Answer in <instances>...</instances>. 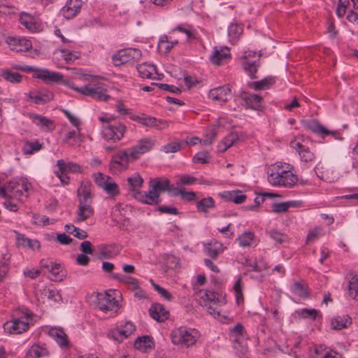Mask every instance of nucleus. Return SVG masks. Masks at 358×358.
I'll return each mask as SVG.
<instances>
[{
  "label": "nucleus",
  "instance_id": "nucleus-4",
  "mask_svg": "<svg viewBox=\"0 0 358 358\" xmlns=\"http://www.w3.org/2000/svg\"><path fill=\"white\" fill-rule=\"evenodd\" d=\"M170 336L174 345L189 348L196 344L201 334L196 329L180 327L173 329Z\"/></svg>",
  "mask_w": 358,
  "mask_h": 358
},
{
  "label": "nucleus",
  "instance_id": "nucleus-58",
  "mask_svg": "<svg viewBox=\"0 0 358 358\" xmlns=\"http://www.w3.org/2000/svg\"><path fill=\"white\" fill-rule=\"evenodd\" d=\"M150 281L152 285L153 286L156 292H157L158 294H160V296L162 297H163L164 299H166L167 301H171L173 297H172V295H171V294L170 292H169L166 289H165L164 288L162 287L159 285L155 283L153 280L150 279Z\"/></svg>",
  "mask_w": 358,
  "mask_h": 358
},
{
  "label": "nucleus",
  "instance_id": "nucleus-64",
  "mask_svg": "<svg viewBox=\"0 0 358 358\" xmlns=\"http://www.w3.org/2000/svg\"><path fill=\"white\" fill-rule=\"evenodd\" d=\"M348 5V0H338L336 14L339 17H342L346 13V9Z\"/></svg>",
  "mask_w": 358,
  "mask_h": 358
},
{
  "label": "nucleus",
  "instance_id": "nucleus-8",
  "mask_svg": "<svg viewBox=\"0 0 358 358\" xmlns=\"http://www.w3.org/2000/svg\"><path fill=\"white\" fill-rule=\"evenodd\" d=\"M135 330L136 327L132 322H126L123 324L110 329L108 332V336L120 343L131 335Z\"/></svg>",
  "mask_w": 358,
  "mask_h": 358
},
{
  "label": "nucleus",
  "instance_id": "nucleus-57",
  "mask_svg": "<svg viewBox=\"0 0 358 358\" xmlns=\"http://www.w3.org/2000/svg\"><path fill=\"white\" fill-rule=\"evenodd\" d=\"M355 10H350L347 15V20L352 23L358 24V0H351Z\"/></svg>",
  "mask_w": 358,
  "mask_h": 358
},
{
  "label": "nucleus",
  "instance_id": "nucleus-33",
  "mask_svg": "<svg viewBox=\"0 0 358 358\" xmlns=\"http://www.w3.org/2000/svg\"><path fill=\"white\" fill-rule=\"evenodd\" d=\"M239 140L238 134L236 132H231L217 145V150L220 152L226 151Z\"/></svg>",
  "mask_w": 358,
  "mask_h": 358
},
{
  "label": "nucleus",
  "instance_id": "nucleus-20",
  "mask_svg": "<svg viewBox=\"0 0 358 358\" xmlns=\"http://www.w3.org/2000/svg\"><path fill=\"white\" fill-rule=\"evenodd\" d=\"M48 334L61 348H68L69 347L68 336L63 329L52 327L49 329Z\"/></svg>",
  "mask_w": 358,
  "mask_h": 358
},
{
  "label": "nucleus",
  "instance_id": "nucleus-14",
  "mask_svg": "<svg viewBox=\"0 0 358 358\" xmlns=\"http://www.w3.org/2000/svg\"><path fill=\"white\" fill-rule=\"evenodd\" d=\"M96 76L91 75V99L106 101L110 98V96L106 94V85L101 83L96 84Z\"/></svg>",
  "mask_w": 358,
  "mask_h": 358
},
{
  "label": "nucleus",
  "instance_id": "nucleus-30",
  "mask_svg": "<svg viewBox=\"0 0 358 358\" xmlns=\"http://www.w3.org/2000/svg\"><path fill=\"white\" fill-rule=\"evenodd\" d=\"M231 57L230 50L228 48H223L220 50L215 49L210 57L212 63L216 65H221L222 62Z\"/></svg>",
  "mask_w": 358,
  "mask_h": 358
},
{
  "label": "nucleus",
  "instance_id": "nucleus-1",
  "mask_svg": "<svg viewBox=\"0 0 358 358\" xmlns=\"http://www.w3.org/2000/svg\"><path fill=\"white\" fill-rule=\"evenodd\" d=\"M150 190L145 192H137L136 199L148 205H156L161 202L159 192H168L173 196V189L176 187L171 185L170 180L164 177L151 178Z\"/></svg>",
  "mask_w": 358,
  "mask_h": 358
},
{
  "label": "nucleus",
  "instance_id": "nucleus-5",
  "mask_svg": "<svg viewBox=\"0 0 358 358\" xmlns=\"http://www.w3.org/2000/svg\"><path fill=\"white\" fill-rule=\"evenodd\" d=\"M31 185L26 180H13L8 182L4 187H0V194L3 197L22 196L30 189Z\"/></svg>",
  "mask_w": 358,
  "mask_h": 358
},
{
  "label": "nucleus",
  "instance_id": "nucleus-38",
  "mask_svg": "<svg viewBox=\"0 0 358 358\" xmlns=\"http://www.w3.org/2000/svg\"><path fill=\"white\" fill-rule=\"evenodd\" d=\"M206 252L211 258L215 259L222 250V244L217 241H211L205 245Z\"/></svg>",
  "mask_w": 358,
  "mask_h": 358
},
{
  "label": "nucleus",
  "instance_id": "nucleus-52",
  "mask_svg": "<svg viewBox=\"0 0 358 358\" xmlns=\"http://www.w3.org/2000/svg\"><path fill=\"white\" fill-rule=\"evenodd\" d=\"M152 344V341L148 336L138 337L134 342V346L137 349L151 348Z\"/></svg>",
  "mask_w": 358,
  "mask_h": 358
},
{
  "label": "nucleus",
  "instance_id": "nucleus-53",
  "mask_svg": "<svg viewBox=\"0 0 358 358\" xmlns=\"http://www.w3.org/2000/svg\"><path fill=\"white\" fill-rule=\"evenodd\" d=\"M297 313L301 318L310 319L313 320H316L318 316H320V312L316 309L303 308L297 311Z\"/></svg>",
  "mask_w": 358,
  "mask_h": 358
},
{
  "label": "nucleus",
  "instance_id": "nucleus-36",
  "mask_svg": "<svg viewBox=\"0 0 358 358\" xmlns=\"http://www.w3.org/2000/svg\"><path fill=\"white\" fill-rule=\"evenodd\" d=\"M290 289L293 294L300 298L304 299L308 296V286L301 282H294Z\"/></svg>",
  "mask_w": 358,
  "mask_h": 358
},
{
  "label": "nucleus",
  "instance_id": "nucleus-11",
  "mask_svg": "<svg viewBox=\"0 0 358 358\" xmlns=\"http://www.w3.org/2000/svg\"><path fill=\"white\" fill-rule=\"evenodd\" d=\"M154 145L152 141L143 138L129 149L122 150L117 157H135L136 155H142L150 151Z\"/></svg>",
  "mask_w": 358,
  "mask_h": 358
},
{
  "label": "nucleus",
  "instance_id": "nucleus-13",
  "mask_svg": "<svg viewBox=\"0 0 358 358\" xmlns=\"http://www.w3.org/2000/svg\"><path fill=\"white\" fill-rule=\"evenodd\" d=\"M141 55V51L136 48L124 49L113 56V61L116 66L125 64L130 59H138Z\"/></svg>",
  "mask_w": 358,
  "mask_h": 358
},
{
  "label": "nucleus",
  "instance_id": "nucleus-37",
  "mask_svg": "<svg viewBox=\"0 0 358 358\" xmlns=\"http://www.w3.org/2000/svg\"><path fill=\"white\" fill-rule=\"evenodd\" d=\"M173 196H180L182 200L192 201L196 199V194L193 191H186L184 187H176L173 189Z\"/></svg>",
  "mask_w": 358,
  "mask_h": 358
},
{
  "label": "nucleus",
  "instance_id": "nucleus-55",
  "mask_svg": "<svg viewBox=\"0 0 358 358\" xmlns=\"http://www.w3.org/2000/svg\"><path fill=\"white\" fill-rule=\"evenodd\" d=\"M218 126L213 125L210 127L208 132L206 134L204 139H203V144L210 145L215 138L217 134Z\"/></svg>",
  "mask_w": 358,
  "mask_h": 358
},
{
  "label": "nucleus",
  "instance_id": "nucleus-29",
  "mask_svg": "<svg viewBox=\"0 0 358 358\" xmlns=\"http://www.w3.org/2000/svg\"><path fill=\"white\" fill-rule=\"evenodd\" d=\"M129 158H113L110 163V171L113 174H117L127 169Z\"/></svg>",
  "mask_w": 358,
  "mask_h": 358
},
{
  "label": "nucleus",
  "instance_id": "nucleus-19",
  "mask_svg": "<svg viewBox=\"0 0 358 358\" xmlns=\"http://www.w3.org/2000/svg\"><path fill=\"white\" fill-rule=\"evenodd\" d=\"M6 42L12 50L17 52H26L31 48V41L25 38L8 37Z\"/></svg>",
  "mask_w": 358,
  "mask_h": 358
},
{
  "label": "nucleus",
  "instance_id": "nucleus-47",
  "mask_svg": "<svg viewBox=\"0 0 358 358\" xmlns=\"http://www.w3.org/2000/svg\"><path fill=\"white\" fill-rule=\"evenodd\" d=\"M310 358H342V355L334 351L320 352L318 348H315Z\"/></svg>",
  "mask_w": 358,
  "mask_h": 358
},
{
  "label": "nucleus",
  "instance_id": "nucleus-18",
  "mask_svg": "<svg viewBox=\"0 0 358 358\" xmlns=\"http://www.w3.org/2000/svg\"><path fill=\"white\" fill-rule=\"evenodd\" d=\"M81 8L80 0H69L61 9L60 14L66 19H71L76 15Z\"/></svg>",
  "mask_w": 358,
  "mask_h": 358
},
{
  "label": "nucleus",
  "instance_id": "nucleus-3",
  "mask_svg": "<svg viewBox=\"0 0 358 358\" xmlns=\"http://www.w3.org/2000/svg\"><path fill=\"white\" fill-rule=\"evenodd\" d=\"M33 313L27 308L15 310L11 320L3 324V330L9 334H20L29 329Z\"/></svg>",
  "mask_w": 358,
  "mask_h": 358
},
{
  "label": "nucleus",
  "instance_id": "nucleus-60",
  "mask_svg": "<svg viewBox=\"0 0 358 358\" xmlns=\"http://www.w3.org/2000/svg\"><path fill=\"white\" fill-rule=\"evenodd\" d=\"M290 146L292 148L295 149L299 155H301L303 154L304 157L305 153H310L308 148L306 147L304 145L301 144L296 140L292 141L290 142Z\"/></svg>",
  "mask_w": 358,
  "mask_h": 358
},
{
  "label": "nucleus",
  "instance_id": "nucleus-28",
  "mask_svg": "<svg viewBox=\"0 0 358 358\" xmlns=\"http://www.w3.org/2000/svg\"><path fill=\"white\" fill-rule=\"evenodd\" d=\"M127 182L129 186V190L132 192V196L136 199V194L141 192L140 188L143 183V179L138 173H134L127 178Z\"/></svg>",
  "mask_w": 358,
  "mask_h": 358
},
{
  "label": "nucleus",
  "instance_id": "nucleus-22",
  "mask_svg": "<svg viewBox=\"0 0 358 358\" xmlns=\"http://www.w3.org/2000/svg\"><path fill=\"white\" fill-rule=\"evenodd\" d=\"M79 197V210H78V220L83 221L87 215H85V212L89 210V205L87 204V200L90 198V192L85 190V189H79L78 190Z\"/></svg>",
  "mask_w": 358,
  "mask_h": 358
},
{
  "label": "nucleus",
  "instance_id": "nucleus-39",
  "mask_svg": "<svg viewBox=\"0 0 358 358\" xmlns=\"http://www.w3.org/2000/svg\"><path fill=\"white\" fill-rule=\"evenodd\" d=\"M0 76L6 81L12 83H19L21 82L22 79V76L20 73L11 71L8 69L1 70Z\"/></svg>",
  "mask_w": 358,
  "mask_h": 358
},
{
  "label": "nucleus",
  "instance_id": "nucleus-6",
  "mask_svg": "<svg viewBox=\"0 0 358 358\" xmlns=\"http://www.w3.org/2000/svg\"><path fill=\"white\" fill-rule=\"evenodd\" d=\"M18 69L23 71L34 72V78L42 80L47 84L59 83L62 81L64 78L60 73L50 71L45 69H37L31 66H26Z\"/></svg>",
  "mask_w": 358,
  "mask_h": 358
},
{
  "label": "nucleus",
  "instance_id": "nucleus-10",
  "mask_svg": "<svg viewBox=\"0 0 358 358\" xmlns=\"http://www.w3.org/2000/svg\"><path fill=\"white\" fill-rule=\"evenodd\" d=\"M121 250V247L118 245H101L96 248L91 247V255L99 259H112L116 257Z\"/></svg>",
  "mask_w": 358,
  "mask_h": 358
},
{
  "label": "nucleus",
  "instance_id": "nucleus-24",
  "mask_svg": "<svg viewBox=\"0 0 358 358\" xmlns=\"http://www.w3.org/2000/svg\"><path fill=\"white\" fill-rule=\"evenodd\" d=\"M149 313L152 319L160 322L166 320L169 316V312L160 303L152 304Z\"/></svg>",
  "mask_w": 358,
  "mask_h": 358
},
{
  "label": "nucleus",
  "instance_id": "nucleus-62",
  "mask_svg": "<svg viewBox=\"0 0 358 358\" xmlns=\"http://www.w3.org/2000/svg\"><path fill=\"white\" fill-rule=\"evenodd\" d=\"M151 85L157 86L159 89L162 90L171 92L175 94H180L181 92V90L178 87H177L174 85H168L166 83H152Z\"/></svg>",
  "mask_w": 358,
  "mask_h": 358
},
{
  "label": "nucleus",
  "instance_id": "nucleus-35",
  "mask_svg": "<svg viewBox=\"0 0 358 358\" xmlns=\"http://www.w3.org/2000/svg\"><path fill=\"white\" fill-rule=\"evenodd\" d=\"M20 21L22 25L31 32H35L38 29V25L34 18L27 13L22 14L20 17Z\"/></svg>",
  "mask_w": 358,
  "mask_h": 358
},
{
  "label": "nucleus",
  "instance_id": "nucleus-27",
  "mask_svg": "<svg viewBox=\"0 0 358 358\" xmlns=\"http://www.w3.org/2000/svg\"><path fill=\"white\" fill-rule=\"evenodd\" d=\"M259 56H257V60L252 61H243L242 66L244 71L247 73V74L250 76V78L255 79L257 78L256 73L257 72L258 68L260 66L259 64Z\"/></svg>",
  "mask_w": 358,
  "mask_h": 358
},
{
  "label": "nucleus",
  "instance_id": "nucleus-17",
  "mask_svg": "<svg viewBox=\"0 0 358 358\" xmlns=\"http://www.w3.org/2000/svg\"><path fill=\"white\" fill-rule=\"evenodd\" d=\"M303 126L308 130L319 134L332 135L335 138H340V134L337 131H331L324 128L315 120H305Z\"/></svg>",
  "mask_w": 358,
  "mask_h": 358
},
{
  "label": "nucleus",
  "instance_id": "nucleus-25",
  "mask_svg": "<svg viewBox=\"0 0 358 358\" xmlns=\"http://www.w3.org/2000/svg\"><path fill=\"white\" fill-rule=\"evenodd\" d=\"M30 100L36 104H44L53 99V93L48 90H43L36 94L29 92L27 94Z\"/></svg>",
  "mask_w": 358,
  "mask_h": 358
},
{
  "label": "nucleus",
  "instance_id": "nucleus-46",
  "mask_svg": "<svg viewBox=\"0 0 358 358\" xmlns=\"http://www.w3.org/2000/svg\"><path fill=\"white\" fill-rule=\"evenodd\" d=\"M42 148V144L38 141H27L22 146V152L24 155H31L34 152L38 151Z\"/></svg>",
  "mask_w": 358,
  "mask_h": 358
},
{
  "label": "nucleus",
  "instance_id": "nucleus-41",
  "mask_svg": "<svg viewBox=\"0 0 358 358\" xmlns=\"http://www.w3.org/2000/svg\"><path fill=\"white\" fill-rule=\"evenodd\" d=\"M177 43L178 40L170 41L168 36L163 35L159 38L158 47L164 50L165 53H168Z\"/></svg>",
  "mask_w": 358,
  "mask_h": 358
},
{
  "label": "nucleus",
  "instance_id": "nucleus-2",
  "mask_svg": "<svg viewBox=\"0 0 358 358\" xmlns=\"http://www.w3.org/2000/svg\"><path fill=\"white\" fill-rule=\"evenodd\" d=\"M292 165L278 162L271 164L268 169V179L274 186L293 187L297 182V176L293 173Z\"/></svg>",
  "mask_w": 358,
  "mask_h": 358
},
{
  "label": "nucleus",
  "instance_id": "nucleus-50",
  "mask_svg": "<svg viewBox=\"0 0 358 358\" xmlns=\"http://www.w3.org/2000/svg\"><path fill=\"white\" fill-rule=\"evenodd\" d=\"M348 292L352 299H358V274L353 275L349 280Z\"/></svg>",
  "mask_w": 358,
  "mask_h": 358
},
{
  "label": "nucleus",
  "instance_id": "nucleus-43",
  "mask_svg": "<svg viewBox=\"0 0 358 358\" xmlns=\"http://www.w3.org/2000/svg\"><path fill=\"white\" fill-rule=\"evenodd\" d=\"M176 31L185 34L188 40H192L196 38L195 30L192 26L188 24H180L175 29H172L171 32H174Z\"/></svg>",
  "mask_w": 358,
  "mask_h": 358
},
{
  "label": "nucleus",
  "instance_id": "nucleus-54",
  "mask_svg": "<svg viewBox=\"0 0 358 358\" xmlns=\"http://www.w3.org/2000/svg\"><path fill=\"white\" fill-rule=\"evenodd\" d=\"M254 238V234L251 231H245L238 238V244L242 247L249 246Z\"/></svg>",
  "mask_w": 358,
  "mask_h": 358
},
{
  "label": "nucleus",
  "instance_id": "nucleus-42",
  "mask_svg": "<svg viewBox=\"0 0 358 358\" xmlns=\"http://www.w3.org/2000/svg\"><path fill=\"white\" fill-rule=\"evenodd\" d=\"M18 243L24 247H27L31 250L38 249L40 248L39 242L36 239H30L23 234H18Z\"/></svg>",
  "mask_w": 358,
  "mask_h": 358
},
{
  "label": "nucleus",
  "instance_id": "nucleus-49",
  "mask_svg": "<svg viewBox=\"0 0 358 358\" xmlns=\"http://www.w3.org/2000/svg\"><path fill=\"white\" fill-rule=\"evenodd\" d=\"M11 255L8 251L0 254V271L7 275L9 271L10 259Z\"/></svg>",
  "mask_w": 358,
  "mask_h": 358
},
{
  "label": "nucleus",
  "instance_id": "nucleus-45",
  "mask_svg": "<svg viewBox=\"0 0 358 358\" xmlns=\"http://www.w3.org/2000/svg\"><path fill=\"white\" fill-rule=\"evenodd\" d=\"M130 118L132 120L136 121L145 127H154V126H157V119L154 117H141L138 115H131Z\"/></svg>",
  "mask_w": 358,
  "mask_h": 358
},
{
  "label": "nucleus",
  "instance_id": "nucleus-34",
  "mask_svg": "<svg viewBox=\"0 0 358 358\" xmlns=\"http://www.w3.org/2000/svg\"><path fill=\"white\" fill-rule=\"evenodd\" d=\"M215 201L211 196L201 199L196 203V208L199 213H208L210 209L214 208Z\"/></svg>",
  "mask_w": 358,
  "mask_h": 358
},
{
  "label": "nucleus",
  "instance_id": "nucleus-40",
  "mask_svg": "<svg viewBox=\"0 0 358 358\" xmlns=\"http://www.w3.org/2000/svg\"><path fill=\"white\" fill-rule=\"evenodd\" d=\"M267 234L271 239L278 244L282 245L289 243L288 236L277 229H271L267 231Z\"/></svg>",
  "mask_w": 358,
  "mask_h": 358
},
{
  "label": "nucleus",
  "instance_id": "nucleus-44",
  "mask_svg": "<svg viewBox=\"0 0 358 358\" xmlns=\"http://www.w3.org/2000/svg\"><path fill=\"white\" fill-rule=\"evenodd\" d=\"M101 187L110 196H116L119 194V187L110 177L107 182H104Z\"/></svg>",
  "mask_w": 358,
  "mask_h": 358
},
{
  "label": "nucleus",
  "instance_id": "nucleus-12",
  "mask_svg": "<svg viewBox=\"0 0 358 358\" xmlns=\"http://www.w3.org/2000/svg\"><path fill=\"white\" fill-rule=\"evenodd\" d=\"M57 165L59 171H55V174L60 179L64 186L69 183V178L66 176V173L80 171V167L78 164L71 162L66 163L64 159L58 160Z\"/></svg>",
  "mask_w": 358,
  "mask_h": 358
},
{
  "label": "nucleus",
  "instance_id": "nucleus-63",
  "mask_svg": "<svg viewBox=\"0 0 358 358\" xmlns=\"http://www.w3.org/2000/svg\"><path fill=\"white\" fill-rule=\"evenodd\" d=\"M201 298L206 303H213V305L216 304V301H220L217 298V294L210 291H206Z\"/></svg>",
  "mask_w": 358,
  "mask_h": 358
},
{
  "label": "nucleus",
  "instance_id": "nucleus-61",
  "mask_svg": "<svg viewBox=\"0 0 358 358\" xmlns=\"http://www.w3.org/2000/svg\"><path fill=\"white\" fill-rule=\"evenodd\" d=\"M234 289L236 294V299L237 304H241L243 302V294L241 290V280L238 279L234 286Z\"/></svg>",
  "mask_w": 358,
  "mask_h": 358
},
{
  "label": "nucleus",
  "instance_id": "nucleus-21",
  "mask_svg": "<svg viewBox=\"0 0 358 358\" xmlns=\"http://www.w3.org/2000/svg\"><path fill=\"white\" fill-rule=\"evenodd\" d=\"M275 83V80L272 76H267L262 80L257 81H249L246 86L248 89L254 91L266 90L270 89Z\"/></svg>",
  "mask_w": 358,
  "mask_h": 358
},
{
  "label": "nucleus",
  "instance_id": "nucleus-48",
  "mask_svg": "<svg viewBox=\"0 0 358 358\" xmlns=\"http://www.w3.org/2000/svg\"><path fill=\"white\" fill-rule=\"evenodd\" d=\"M243 32V28L238 24H231L228 28V34L232 43L237 41Z\"/></svg>",
  "mask_w": 358,
  "mask_h": 358
},
{
  "label": "nucleus",
  "instance_id": "nucleus-32",
  "mask_svg": "<svg viewBox=\"0 0 358 358\" xmlns=\"http://www.w3.org/2000/svg\"><path fill=\"white\" fill-rule=\"evenodd\" d=\"M352 323V319L348 315L336 316L331 320V324L333 329L341 330L347 328Z\"/></svg>",
  "mask_w": 358,
  "mask_h": 358
},
{
  "label": "nucleus",
  "instance_id": "nucleus-16",
  "mask_svg": "<svg viewBox=\"0 0 358 358\" xmlns=\"http://www.w3.org/2000/svg\"><path fill=\"white\" fill-rule=\"evenodd\" d=\"M240 96L244 101L245 106L247 108L257 110L262 107L263 98L259 94L243 92L241 93Z\"/></svg>",
  "mask_w": 358,
  "mask_h": 358
},
{
  "label": "nucleus",
  "instance_id": "nucleus-51",
  "mask_svg": "<svg viewBox=\"0 0 358 358\" xmlns=\"http://www.w3.org/2000/svg\"><path fill=\"white\" fill-rule=\"evenodd\" d=\"M197 179L192 176L182 174L178 177V180L175 183L176 187H182L184 185H191L196 182Z\"/></svg>",
  "mask_w": 358,
  "mask_h": 358
},
{
  "label": "nucleus",
  "instance_id": "nucleus-31",
  "mask_svg": "<svg viewBox=\"0 0 358 358\" xmlns=\"http://www.w3.org/2000/svg\"><path fill=\"white\" fill-rule=\"evenodd\" d=\"M139 76L143 78H152L154 73H157V67L153 64L143 63L136 66Z\"/></svg>",
  "mask_w": 358,
  "mask_h": 358
},
{
  "label": "nucleus",
  "instance_id": "nucleus-15",
  "mask_svg": "<svg viewBox=\"0 0 358 358\" xmlns=\"http://www.w3.org/2000/svg\"><path fill=\"white\" fill-rule=\"evenodd\" d=\"M231 94V87L228 85L211 89L208 92V98L213 101L226 103Z\"/></svg>",
  "mask_w": 358,
  "mask_h": 358
},
{
  "label": "nucleus",
  "instance_id": "nucleus-56",
  "mask_svg": "<svg viewBox=\"0 0 358 358\" xmlns=\"http://www.w3.org/2000/svg\"><path fill=\"white\" fill-rule=\"evenodd\" d=\"M113 278L124 282V283L129 286V287L133 290H137L139 288L138 280L134 278L126 277L124 279H120L117 274H114Z\"/></svg>",
  "mask_w": 358,
  "mask_h": 358
},
{
  "label": "nucleus",
  "instance_id": "nucleus-9",
  "mask_svg": "<svg viewBox=\"0 0 358 358\" xmlns=\"http://www.w3.org/2000/svg\"><path fill=\"white\" fill-rule=\"evenodd\" d=\"M126 131L127 127L124 124H111L103 128L102 136L107 141H119L123 138Z\"/></svg>",
  "mask_w": 358,
  "mask_h": 358
},
{
  "label": "nucleus",
  "instance_id": "nucleus-7",
  "mask_svg": "<svg viewBox=\"0 0 358 358\" xmlns=\"http://www.w3.org/2000/svg\"><path fill=\"white\" fill-rule=\"evenodd\" d=\"M94 306L105 313L113 311L116 313L118 310V301L107 292L96 293V298L94 300Z\"/></svg>",
  "mask_w": 358,
  "mask_h": 358
},
{
  "label": "nucleus",
  "instance_id": "nucleus-23",
  "mask_svg": "<svg viewBox=\"0 0 358 358\" xmlns=\"http://www.w3.org/2000/svg\"><path fill=\"white\" fill-rule=\"evenodd\" d=\"M48 355L49 351L45 343H35L27 352L25 358H42Z\"/></svg>",
  "mask_w": 358,
  "mask_h": 358
},
{
  "label": "nucleus",
  "instance_id": "nucleus-59",
  "mask_svg": "<svg viewBox=\"0 0 358 358\" xmlns=\"http://www.w3.org/2000/svg\"><path fill=\"white\" fill-rule=\"evenodd\" d=\"M182 148V143L180 142H172L164 145L161 150L165 153L176 152L180 150Z\"/></svg>",
  "mask_w": 358,
  "mask_h": 358
},
{
  "label": "nucleus",
  "instance_id": "nucleus-26",
  "mask_svg": "<svg viewBox=\"0 0 358 358\" xmlns=\"http://www.w3.org/2000/svg\"><path fill=\"white\" fill-rule=\"evenodd\" d=\"M30 118L34 124L39 126L44 131H51L55 129L54 122L45 116L32 113L30 115Z\"/></svg>",
  "mask_w": 358,
  "mask_h": 358
}]
</instances>
